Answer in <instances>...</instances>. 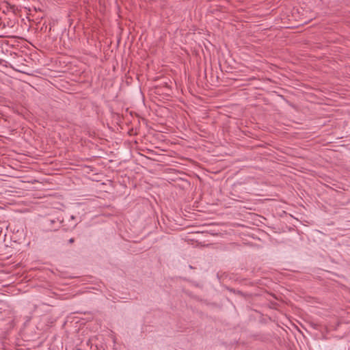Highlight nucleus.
I'll return each mask as SVG.
<instances>
[{"label": "nucleus", "mask_w": 350, "mask_h": 350, "mask_svg": "<svg viewBox=\"0 0 350 350\" xmlns=\"http://www.w3.org/2000/svg\"><path fill=\"white\" fill-rule=\"evenodd\" d=\"M77 223H72L69 226L65 228V230H72L77 226Z\"/></svg>", "instance_id": "nucleus-1"}, {"label": "nucleus", "mask_w": 350, "mask_h": 350, "mask_svg": "<svg viewBox=\"0 0 350 350\" xmlns=\"http://www.w3.org/2000/svg\"><path fill=\"white\" fill-rule=\"evenodd\" d=\"M75 241V239L73 238H71L68 240L69 243H72Z\"/></svg>", "instance_id": "nucleus-2"}, {"label": "nucleus", "mask_w": 350, "mask_h": 350, "mask_svg": "<svg viewBox=\"0 0 350 350\" xmlns=\"http://www.w3.org/2000/svg\"><path fill=\"white\" fill-rule=\"evenodd\" d=\"M70 219V220H74L75 219V217L74 215H71Z\"/></svg>", "instance_id": "nucleus-3"}]
</instances>
